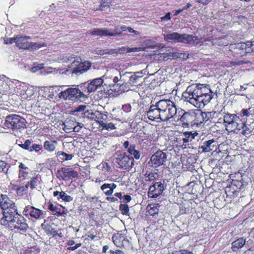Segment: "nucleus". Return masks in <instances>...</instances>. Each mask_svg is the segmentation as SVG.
Here are the masks:
<instances>
[{"label": "nucleus", "mask_w": 254, "mask_h": 254, "mask_svg": "<svg viewBox=\"0 0 254 254\" xmlns=\"http://www.w3.org/2000/svg\"><path fill=\"white\" fill-rule=\"evenodd\" d=\"M182 97L196 108L203 107L212 98L211 90L202 84H192L183 93Z\"/></svg>", "instance_id": "f257e3e1"}, {"label": "nucleus", "mask_w": 254, "mask_h": 254, "mask_svg": "<svg viewBox=\"0 0 254 254\" xmlns=\"http://www.w3.org/2000/svg\"><path fill=\"white\" fill-rule=\"evenodd\" d=\"M146 70L144 69L134 73L126 72L122 75H120V79L123 82L118 84V85H120L119 94L131 90L129 87L136 85L146 74Z\"/></svg>", "instance_id": "f03ea898"}, {"label": "nucleus", "mask_w": 254, "mask_h": 254, "mask_svg": "<svg viewBox=\"0 0 254 254\" xmlns=\"http://www.w3.org/2000/svg\"><path fill=\"white\" fill-rule=\"evenodd\" d=\"M223 125L228 132L238 134L242 121L237 114L227 113L223 116Z\"/></svg>", "instance_id": "7ed1b4c3"}, {"label": "nucleus", "mask_w": 254, "mask_h": 254, "mask_svg": "<svg viewBox=\"0 0 254 254\" xmlns=\"http://www.w3.org/2000/svg\"><path fill=\"white\" fill-rule=\"evenodd\" d=\"M162 122L167 121L173 118L177 114V108L175 103L168 99L159 100Z\"/></svg>", "instance_id": "20e7f679"}, {"label": "nucleus", "mask_w": 254, "mask_h": 254, "mask_svg": "<svg viewBox=\"0 0 254 254\" xmlns=\"http://www.w3.org/2000/svg\"><path fill=\"white\" fill-rule=\"evenodd\" d=\"M60 98L64 100H70L73 101H81L86 97V96L76 87L68 88L59 94Z\"/></svg>", "instance_id": "39448f33"}, {"label": "nucleus", "mask_w": 254, "mask_h": 254, "mask_svg": "<svg viewBox=\"0 0 254 254\" xmlns=\"http://www.w3.org/2000/svg\"><path fill=\"white\" fill-rule=\"evenodd\" d=\"M72 61L71 67H72V73L76 75L82 74L87 71L91 67V63L88 61H84L79 63L78 61H76L75 58L71 56L65 57L63 59V62H68Z\"/></svg>", "instance_id": "423d86ee"}, {"label": "nucleus", "mask_w": 254, "mask_h": 254, "mask_svg": "<svg viewBox=\"0 0 254 254\" xmlns=\"http://www.w3.org/2000/svg\"><path fill=\"white\" fill-rule=\"evenodd\" d=\"M114 157L115 163L121 169L127 170L131 168L133 165V158H130L126 153L117 152L115 153Z\"/></svg>", "instance_id": "0eeeda50"}, {"label": "nucleus", "mask_w": 254, "mask_h": 254, "mask_svg": "<svg viewBox=\"0 0 254 254\" xmlns=\"http://www.w3.org/2000/svg\"><path fill=\"white\" fill-rule=\"evenodd\" d=\"M5 126L13 129L24 128L25 119L17 115H11L6 117Z\"/></svg>", "instance_id": "6e6552de"}, {"label": "nucleus", "mask_w": 254, "mask_h": 254, "mask_svg": "<svg viewBox=\"0 0 254 254\" xmlns=\"http://www.w3.org/2000/svg\"><path fill=\"white\" fill-rule=\"evenodd\" d=\"M30 39L29 36H17L16 37V44L17 47L23 49L31 48L32 50H36L44 46V44L29 42L28 41V39Z\"/></svg>", "instance_id": "1a4fd4ad"}, {"label": "nucleus", "mask_w": 254, "mask_h": 254, "mask_svg": "<svg viewBox=\"0 0 254 254\" xmlns=\"http://www.w3.org/2000/svg\"><path fill=\"white\" fill-rule=\"evenodd\" d=\"M8 210L3 211V217L0 220V223L11 227V226H13V223L16 219V216L18 214L17 212V208H11V209Z\"/></svg>", "instance_id": "9d476101"}, {"label": "nucleus", "mask_w": 254, "mask_h": 254, "mask_svg": "<svg viewBox=\"0 0 254 254\" xmlns=\"http://www.w3.org/2000/svg\"><path fill=\"white\" fill-rule=\"evenodd\" d=\"M167 160L166 153L158 150L151 156L149 163L151 166L156 168L164 165Z\"/></svg>", "instance_id": "9b49d317"}, {"label": "nucleus", "mask_w": 254, "mask_h": 254, "mask_svg": "<svg viewBox=\"0 0 254 254\" xmlns=\"http://www.w3.org/2000/svg\"><path fill=\"white\" fill-rule=\"evenodd\" d=\"M159 101L155 103L154 105H151L149 110L147 112L146 115L148 118L151 121H155L157 123H160L162 121V116L160 109Z\"/></svg>", "instance_id": "f8f14e48"}, {"label": "nucleus", "mask_w": 254, "mask_h": 254, "mask_svg": "<svg viewBox=\"0 0 254 254\" xmlns=\"http://www.w3.org/2000/svg\"><path fill=\"white\" fill-rule=\"evenodd\" d=\"M118 26H116L115 29L113 30L111 29L106 28H94L91 30L90 33L95 36H116L121 34V32H118Z\"/></svg>", "instance_id": "ddd939ff"}, {"label": "nucleus", "mask_w": 254, "mask_h": 254, "mask_svg": "<svg viewBox=\"0 0 254 254\" xmlns=\"http://www.w3.org/2000/svg\"><path fill=\"white\" fill-rule=\"evenodd\" d=\"M229 49L235 54L239 55L242 57L246 53H249L250 49L248 48L246 43H239L231 44L229 46Z\"/></svg>", "instance_id": "4468645a"}, {"label": "nucleus", "mask_w": 254, "mask_h": 254, "mask_svg": "<svg viewBox=\"0 0 254 254\" xmlns=\"http://www.w3.org/2000/svg\"><path fill=\"white\" fill-rule=\"evenodd\" d=\"M164 190V185L160 182L155 183L149 187L148 192V196L151 198H156L161 194Z\"/></svg>", "instance_id": "2eb2a0df"}, {"label": "nucleus", "mask_w": 254, "mask_h": 254, "mask_svg": "<svg viewBox=\"0 0 254 254\" xmlns=\"http://www.w3.org/2000/svg\"><path fill=\"white\" fill-rule=\"evenodd\" d=\"M43 214V213L42 210L29 205L26 206L23 210V214L24 215H29L30 217L36 219H39Z\"/></svg>", "instance_id": "dca6fc26"}, {"label": "nucleus", "mask_w": 254, "mask_h": 254, "mask_svg": "<svg viewBox=\"0 0 254 254\" xmlns=\"http://www.w3.org/2000/svg\"><path fill=\"white\" fill-rule=\"evenodd\" d=\"M0 206L3 211H8V210L11 209V208H16L14 202L5 194L0 195Z\"/></svg>", "instance_id": "f3484780"}, {"label": "nucleus", "mask_w": 254, "mask_h": 254, "mask_svg": "<svg viewBox=\"0 0 254 254\" xmlns=\"http://www.w3.org/2000/svg\"><path fill=\"white\" fill-rule=\"evenodd\" d=\"M103 83L102 77L97 78L88 83L87 92L88 93L94 92L96 90L100 89Z\"/></svg>", "instance_id": "a211bd4d"}, {"label": "nucleus", "mask_w": 254, "mask_h": 254, "mask_svg": "<svg viewBox=\"0 0 254 254\" xmlns=\"http://www.w3.org/2000/svg\"><path fill=\"white\" fill-rule=\"evenodd\" d=\"M16 219L13 223V226H11V228H14L21 231H25L28 228V225L26 222L25 219L21 215H17Z\"/></svg>", "instance_id": "6ab92c4d"}, {"label": "nucleus", "mask_w": 254, "mask_h": 254, "mask_svg": "<svg viewBox=\"0 0 254 254\" xmlns=\"http://www.w3.org/2000/svg\"><path fill=\"white\" fill-rule=\"evenodd\" d=\"M199 39L196 36L187 34H181L180 43L194 44L199 43Z\"/></svg>", "instance_id": "aec40b11"}, {"label": "nucleus", "mask_w": 254, "mask_h": 254, "mask_svg": "<svg viewBox=\"0 0 254 254\" xmlns=\"http://www.w3.org/2000/svg\"><path fill=\"white\" fill-rule=\"evenodd\" d=\"M10 81L5 76H0V93L6 94L10 90Z\"/></svg>", "instance_id": "412c9836"}, {"label": "nucleus", "mask_w": 254, "mask_h": 254, "mask_svg": "<svg viewBox=\"0 0 254 254\" xmlns=\"http://www.w3.org/2000/svg\"><path fill=\"white\" fill-rule=\"evenodd\" d=\"M215 114L213 112H202L198 111L196 114V118L197 121L201 123L202 122H206L212 118Z\"/></svg>", "instance_id": "4be33fe9"}, {"label": "nucleus", "mask_w": 254, "mask_h": 254, "mask_svg": "<svg viewBox=\"0 0 254 254\" xmlns=\"http://www.w3.org/2000/svg\"><path fill=\"white\" fill-rule=\"evenodd\" d=\"M165 41L171 43H180L181 34L177 32H168L163 34Z\"/></svg>", "instance_id": "5701e85b"}, {"label": "nucleus", "mask_w": 254, "mask_h": 254, "mask_svg": "<svg viewBox=\"0 0 254 254\" xmlns=\"http://www.w3.org/2000/svg\"><path fill=\"white\" fill-rule=\"evenodd\" d=\"M117 188V185L115 183H105L101 186V190L107 196H110L113 194L114 189Z\"/></svg>", "instance_id": "b1692460"}, {"label": "nucleus", "mask_w": 254, "mask_h": 254, "mask_svg": "<svg viewBox=\"0 0 254 254\" xmlns=\"http://www.w3.org/2000/svg\"><path fill=\"white\" fill-rule=\"evenodd\" d=\"M216 147L215 141L212 139H210L204 141L201 148L203 152H208L212 151Z\"/></svg>", "instance_id": "393cba45"}, {"label": "nucleus", "mask_w": 254, "mask_h": 254, "mask_svg": "<svg viewBox=\"0 0 254 254\" xmlns=\"http://www.w3.org/2000/svg\"><path fill=\"white\" fill-rule=\"evenodd\" d=\"M198 135L196 132L186 131L181 135L183 137V143L187 144L191 141Z\"/></svg>", "instance_id": "a878e982"}, {"label": "nucleus", "mask_w": 254, "mask_h": 254, "mask_svg": "<svg viewBox=\"0 0 254 254\" xmlns=\"http://www.w3.org/2000/svg\"><path fill=\"white\" fill-rule=\"evenodd\" d=\"M57 143L58 142L56 140H46L44 142L43 146L46 151L50 152H52L56 150V145Z\"/></svg>", "instance_id": "bb28decb"}, {"label": "nucleus", "mask_w": 254, "mask_h": 254, "mask_svg": "<svg viewBox=\"0 0 254 254\" xmlns=\"http://www.w3.org/2000/svg\"><path fill=\"white\" fill-rule=\"evenodd\" d=\"M246 243V240L243 238H240L234 241L232 243V249L234 251H237L242 248Z\"/></svg>", "instance_id": "cd10ccee"}, {"label": "nucleus", "mask_w": 254, "mask_h": 254, "mask_svg": "<svg viewBox=\"0 0 254 254\" xmlns=\"http://www.w3.org/2000/svg\"><path fill=\"white\" fill-rule=\"evenodd\" d=\"M149 207L148 211L150 215L155 216L156 215L158 214L159 208L160 207L159 203L151 204Z\"/></svg>", "instance_id": "c85d7f7f"}, {"label": "nucleus", "mask_w": 254, "mask_h": 254, "mask_svg": "<svg viewBox=\"0 0 254 254\" xmlns=\"http://www.w3.org/2000/svg\"><path fill=\"white\" fill-rule=\"evenodd\" d=\"M240 127V132L239 133H242L243 135H246L247 134H249L251 132V128L250 127V125H248L246 122L242 121V125Z\"/></svg>", "instance_id": "c756f323"}, {"label": "nucleus", "mask_w": 254, "mask_h": 254, "mask_svg": "<svg viewBox=\"0 0 254 254\" xmlns=\"http://www.w3.org/2000/svg\"><path fill=\"white\" fill-rule=\"evenodd\" d=\"M99 125L102 127V130L106 129L107 130H111L115 128L114 125L112 123H105L104 121H99Z\"/></svg>", "instance_id": "7c9ffc66"}, {"label": "nucleus", "mask_w": 254, "mask_h": 254, "mask_svg": "<svg viewBox=\"0 0 254 254\" xmlns=\"http://www.w3.org/2000/svg\"><path fill=\"white\" fill-rule=\"evenodd\" d=\"M127 152L131 155H133L135 159H139L140 156V153L135 149V146L134 145L129 146V147H128V149H127Z\"/></svg>", "instance_id": "2f4dec72"}, {"label": "nucleus", "mask_w": 254, "mask_h": 254, "mask_svg": "<svg viewBox=\"0 0 254 254\" xmlns=\"http://www.w3.org/2000/svg\"><path fill=\"white\" fill-rule=\"evenodd\" d=\"M93 115L95 116V118L98 120V123H99V121H105L107 119L108 117L107 115L102 113L99 111H96L94 113Z\"/></svg>", "instance_id": "473e14b6"}, {"label": "nucleus", "mask_w": 254, "mask_h": 254, "mask_svg": "<svg viewBox=\"0 0 254 254\" xmlns=\"http://www.w3.org/2000/svg\"><path fill=\"white\" fill-rule=\"evenodd\" d=\"M62 199L65 202H70L73 200V197L70 195H67L65 192L62 191L60 193V197L58 198Z\"/></svg>", "instance_id": "72a5a7b5"}, {"label": "nucleus", "mask_w": 254, "mask_h": 254, "mask_svg": "<svg viewBox=\"0 0 254 254\" xmlns=\"http://www.w3.org/2000/svg\"><path fill=\"white\" fill-rule=\"evenodd\" d=\"M64 177H72L73 178H74L77 176V173L76 172L73 170H70L68 169H64Z\"/></svg>", "instance_id": "f704fd0d"}, {"label": "nucleus", "mask_w": 254, "mask_h": 254, "mask_svg": "<svg viewBox=\"0 0 254 254\" xmlns=\"http://www.w3.org/2000/svg\"><path fill=\"white\" fill-rule=\"evenodd\" d=\"M120 210L123 215H129V207L127 204H121Z\"/></svg>", "instance_id": "c9c22d12"}, {"label": "nucleus", "mask_w": 254, "mask_h": 254, "mask_svg": "<svg viewBox=\"0 0 254 254\" xmlns=\"http://www.w3.org/2000/svg\"><path fill=\"white\" fill-rule=\"evenodd\" d=\"M72 125V123L66 122L64 124L63 129L65 132L70 133L72 131L73 126Z\"/></svg>", "instance_id": "e433bc0d"}, {"label": "nucleus", "mask_w": 254, "mask_h": 254, "mask_svg": "<svg viewBox=\"0 0 254 254\" xmlns=\"http://www.w3.org/2000/svg\"><path fill=\"white\" fill-rule=\"evenodd\" d=\"M174 143L176 146L182 147H186L187 144L183 143V140L182 136H180L178 138H176V140L174 141Z\"/></svg>", "instance_id": "4c0bfd02"}, {"label": "nucleus", "mask_w": 254, "mask_h": 254, "mask_svg": "<svg viewBox=\"0 0 254 254\" xmlns=\"http://www.w3.org/2000/svg\"><path fill=\"white\" fill-rule=\"evenodd\" d=\"M145 51V47H134V48H127V53L131 52H137L139 51Z\"/></svg>", "instance_id": "58836bf2"}, {"label": "nucleus", "mask_w": 254, "mask_h": 254, "mask_svg": "<svg viewBox=\"0 0 254 254\" xmlns=\"http://www.w3.org/2000/svg\"><path fill=\"white\" fill-rule=\"evenodd\" d=\"M57 154L58 156H63V157H64L65 160H70L73 157V155L72 154H68L62 151L58 152Z\"/></svg>", "instance_id": "ea45409f"}, {"label": "nucleus", "mask_w": 254, "mask_h": 254, "mask_svg": "<svg viewBox=\"0 0 254 254\" xmlns=\"http://www.w3.org/2000/svg\"><path fill=\"white\" fill-rule=\"evenodd\" d=\"M7 164L3 161L0 160V172L7 173L8 171Z\"/></svg>", "instance_id": "a19ab883"}, {"label": "nucleus", "mask_w": 254, "mask_h": 254, "mask_svg": "<svg viewBox=\"0 0 254 254\" xmlns=\"http://www.w3.org/2000/svg\"><path fill=\"white\" fill-rule=\"evenodd\" d=\"M31 142L30 140L27 139L23 144H21L20 146L23 149L30 151L31 148Z\"/></svg>", "instance_id": "79ce46f5"}, {"label": "nucleus", "mask_w": 254, "mask_h": 254, "mask_svg": "<svg viewBox=\"0 0 254 254\" xmlns=\"http://www.w3.org/2000/svg\"><path fill=\"white\" fill-rule=\"evenodd\" d=\"M42 148V146L40 144H33L32 146H31V148L30 149V152H32L33 151H35L36 152H38Z\"/></svg>", "instance_id": "37998d69"}, {"label": "nucleus", "mask_w": 254, "mask_h": 254, "mask_svg": "<svg viewBox=\"0 0 254 254\" xmlns=\"http://www.w3.org/2000/svg\"><path fill=\"white\" fill-rule=\"evenodd\" d=\"M175 55L173 56V57L179 58L180 59L183 60H187L189 58V55L186 53H176L174 54Z\"/></svg>", "instance_id": "c03bdc74"}, {"label": "nucleus", "mask_w": 254, "mask_h": 254, "mask_svg": "<svg viewBox=\"0 0 254 254\" xmlns=\"http://www.w3.org/2000/svg\"><path fill=\"white\" fill-rule=\"evenodd\" d=\"M190 116V115L188 113H184L183 115L181 116L180 118H179L180 120L183 123V124H187V118ZM179 119V118L178 119Z\"/></svg>", "instance_id": "a18cd8bd"}, {"label": "nucleus", "mask_w": 254, "mask_h": 254, "mask_svg": "<svg viewBox=\"0 0 254 254\" xmlns=\"http://www.w3.org/2000/svg\"><path fill=\"white\" fill-rule=\"evenodd\" d=\"M153 42L152 40L150 39H147L146 40H145L142 43V45L143 46L142 47H145V49L148 47H151L153 46Z\"/></svg>", "instance_id": "49530a36"}, {"label": "nucleus", "mask_w": 254, "mask_h": 254, "mask_svg": "<svg viewBox=\"0 0 254 254\" xmlns=\"http://www.w3.org/2000/svg\"><path fill=\"white\" fill-rule=\"evenodd\" d=\"M111 3V0H101L100 10H103V8L109 6Z\"/></svg>", "instance_id": "de8ad7c7"}, {"label": "nucleus", "mask_w": 254, "mask_h": 254, "mask_svg": "<svg viewBox=\"0 0 254 254\" xmlns=\"http://www.w3.org/2000/svg\"><path fill=\"white\" fill-rule=\"evenodd\" d=\"M36 185V181L35 179H33L31 180L30 182H28L27 184L26 185L25 187L26 188H28L29 187H30L31 189H33L35 188Z\"/></svg>", "instance_id": "09e8293b"}, {"label": "nucleus", "mask_w": 254, "mask_h": 254, "mask_svg": "<svg viewBox=\"0 0 254 254\" xmlns=\"http://www.w3.org/2000/svg\"><path fill=\"white\" fill-rule=\"evenodd\" d=\"M242 114L243 117H249L252 114L250 112V108L248 109H243L242 110Z\"/></svg>", "instance_id": "8fccbe9b"}, {"label": "nucleus", "mask_w": 254, "mask_h": 254, "mask_svg": "<svg viewBox=\"0 0 254 254\" xmlns=\"http://www.w3.org/2000/svg\"><path fill=\"white\" fill-rule=\"evenodd\" d=\"M248 48L250 49V53L254 52V40L251 42H246Z\"/></svg>", "instance_id": "3c124183"}, {"label": "nucleus", "mask_w": 254, "mask_h": 254, "mask_svg": "<svg viewBox=\"0 0 254 254\" xmlns=\"http://www.w3.org/2000/svg\"><path fill=\"white\" fill-rule=\"evenodd\" d=\"M28 173L26 170H20L19 173V176L20 178L23 177L25 178L27 177Z\"/></svg>", "instance_id": "603ef678"}, {"label": "nucleus", "mask_w": 254, "mask_h": 254, "mask_svg": "<svg viewBox=\"0 0 254 254\" xmlns=\"http://www.w3.org/2000/svg\"><path fill=\"white\" fill-rule=\"evenodd\" d=\"M87 237L90 238L92 240H94L97 237V236L93 232V231L91 230L88 232Z\"/></svg>", "instance_id": "864d4df0"}, {"label": "nucleus", "mask_w": 254, "mask_h": 254, "mask_svg": "<svg viewBox=\"0 0 254 254\" xmlns=\"http://www.w3.org/2000/svg\"><path fill=\"white\" fill-rule=\"evenodd\" d=\"M5 44H12V43H16V37H14L12 38L7 39L6 40H5L4 42Z\"/></svg>", "instance_id": "5fc2aeb1"}, {"label": "nucleus", "mask_w": 254, "mask_h": 254, "mask_svg": "<svg viewBox=\"0 0 254 254\" xmlns=\"http://www.w3.org/2000/svg\"><path fill=\"white\" fill-rule=\"evenodd\" d=\"M82 127V126L80 125V124L78 123L77 126L73 127L72 131L77 132H78Z\"/></svg>", "instance_id": "6e6d98bb"}, {"label": "nucleus", "mask_w": 254, "mask_h": 254, "mask_svg": "<svg viewBox=\"0 0 254 254\" xmlns=\"http://www.w3.org/2000/svg\"><path fill=\"white\" fill-rule=\"evenodd\" d=\"M43 67H44L43 64H42L39 65L35 66L32 67L31 68V71L33 72H35L38 71V70L43 68Z\"/></svg>", "instance_id": "4d7b16f0"}, {"label": "nucleus", "mask_w": 254, "mask_h": 254, "mask_svg": "<svg viewBox=\"0 0 254 254\" xmlns=\"http://www.w3.org/2000/svg\"><path fill=\"white\" fill-rule=\"evenodd\" d=\"M127 30L129 33H133L134 35H138L139 34V32L138 31L134 30L130 27H127Z\"/></svg>", "instance_id": "13d9d810"}, {"label": "nucleus", "mask_w": 254, "mask_h": 254, "mask_svg": "<svg viewBox=\"0 0 254 254\" xmlns=\"http://www.w3.org/2000/svg\"><path fill=\"white\" fill-rule=\"evenodd\" d=\"M120 75H122L121 74V73H119V76H115L114 77L113 80L114 83H118V82H119V81L121 82L120 83H122L123 82V81H122L120 79Z\"/></svg>", "instance_id": "bf43d9fd"}, {"label": "nucleus", "mask_w": 254, "mask_h": 254, "mask_svg": "<svg viewBox=\"0 0 254 254\" xmlns=\"http://www.w3.org/2000/svg\"><path fill=\"white\" fill-rule=\"evenodd\" d=\"M106 199L110 202H115L118 201V199L114 197L108 196Z\"/></svg>", "instance_id": "052dcab7"}, {"label": "nucleus", "mask_w": 254, "mask_h": 254, "mask_svg": "<svg viewBox=\"0 0 254 254\" xmlns=\"http://www.w3.org/2000/svg\"><path fill=\"white\" fill-rule=\"evenodd\" d=\"M49 209L53 212H56L58 210V208L52 203L49 205Z\"/></svg>", "instance_id": "680f3d73"}, {"label": "nucleus", "mask_w": 254, "mask_h": 254, "mask_svg": "<svg viewBox=\"0 0 254 254\" xmlns=\"http://www.w3.org/2000/svg\"><path fill=\"white\" fill-rule=\"evenodd\" d=\"M123 198L127 203L129 202L131 199V196L129 195H125Z\"/></svg>", "instance_id": "e2e57ef3"}, {"label": "nucleus", "mask_w": 254, "mask_h": 254, "mask_svg": "<svg viewBox=\"0 0 254 254\" xmlns=\"http://www.w3.org/2000/svg\"><path fill=\"white\" fill-rule=\"evenodd\" d=\"M170 15H171L170 13V12H168L165 15V16H164L163 17H162L161 19L162 20H169L171 18Z\"/></svg>", "instance_id": "0e129e2a"}, {"label": "nucleus", "mask_w": 254, "mask_h": 254, "mask_svg": "<svg viewBox=\"0 0 254 254\" xmlns=\"http://www.w3.org/2000/svg\"><path fill=\"white\" fill-rule=\"evenodd\" d=\"M19 168L21 169H22V170H28V167H27L24 164H23L22 163H20L19 165Z\"/></svg>", "instance_id": "69168bd1"}, {"label": "nucleus", "mask_w": 254, "mask_h": 254, "mask_svg": "<svg viewBox=\"0 0 254 254\" xmlns=\"http://www.w3.org/2000/svg\"><path fill=\"white\" fill-rule=\"evenodd\" d=\"M39 252L35 250H31L26 252V254H38Z\"/></svg>", "instance_id": "338daca9"}, {"label": "nucleus", "mask_w": 254, "mask_h": 254, "mask_svg": "<svg viewBox=\"0 0 254 254\" xmlns=\"http://www.w3.org/2000/svg\"><path fill=\"white\" fill-rule=\"evenodd\" d=\"M123 109L126 112H129L130 110V107L128 105L123 106Z\"/></svg>", "instance_id": "774afa93"}]
</instances>
